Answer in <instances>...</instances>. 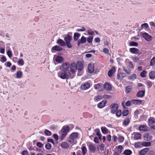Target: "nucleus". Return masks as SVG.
<instances>
[{
	"label": "nucleus",
	"instance_id": "25",
	"mask_svg": "<svg viewBox=\"0 0 155 155\" xmlns=\"http://www.w3.org/2000/svg\"><path fill=\"white\" fill-rule=\"evenodd\" d=\"M89 150L91 153H93L95 151L96 148L95 146L92 144H90L88 146Z\"/></svg>",
	"mask_w": 155,
	"mask_h": 155
},
{
	"label": "nucleus",
	"instance_id": "21",
	"mask_svg": "<svg viewBox=\"0 0 155 155\" xmlns=\"http://www.w3.org/2000/svg\"><path fill=\"white\" fill-rule=\"evenodd\" d=\"M145 93V91H140L137 94L136 96L137 97H142L144 96Z\"/></svg>",
	"mask_w": 155,
	"mask_h": 155
},
{
	"label": "nucleus",
	"instance_id": "6",
	"mask_svg": "<svg viewBox=\"0 0 155 155\" xmlns=\"http://www.w3.org/2000/svg\"><path fill=\"white\" fill-rule=\"evenodd\" d=\"M77 69V67L76 64L74 62L72 63L70 65V69L72 73L73 74L75 73Z\"/></svg>",
	"mask_w": 155,
	"mask_h": 155
},
{
	"label": "nucleus",
	"instance_id": "59",
	"mask_svg": "<svg viewBox=\"0 0 155 155\" xmlns=\"http://www.w3.org/2000/svg\"><path fill=\"white\" fill-rule=\"evenodd\" d=\"M103 97L104 98L110 99L111 97V96L107 94H104L103 95Z\"/></svg>",
	"mask_w": 155,
	"mask_h": 155
},
{
	"label": "nucleus",
	"instance_id": "37",
	"mask_svg": "<svg viewBox=\"0 0 155 155\" xmlns=\"http://www.w3.org/2000/svg\"><path fill=\"white\" fill-rule=\"evenodd\" d=\"M80 34L78 33H75L74 35V39L75 41H76L78 40L79 37H80Z\"/></svg>",
	"mask_w": 155,
	"mask_h": 155
},
{
	"label": "nucleus",
	"instance_id": "27",
	"mask_svg": "<svg viewBox=\"0 0 155 155\" xmlns=\"http://www.w3.org/2000/svg\"><path fill=\"white\" fill-rule=\"evenodd\" d=\"M144 140L146 141H149L151 140L152 136L149 134L145 135L143 136Z\"/></svg>",
	"mask_w": 155,
	"mask_h": 155
},
{
	"label": "nucleus",
	"instance_id": "44",
	"mask_svg": "<svg viewBox=\"0 0 155 155\" xmlns=\"http://www.w3.org/2000/svg\"><path fill=\"white\" fill-rule=\"evenodd\" d=\"M45 133L48 136H50L52 135L51 132L48 130H45Z\"/></svg>",
	"mask_w": 155,
	"mask_h": 155
},
{
	"label": "nucleus",
	"instance_id": "29",
	"mask_svg": "<svg viewBox=\"0 0 155 155\" xmlns=\"http://www.w3.org/2000/svg\"><path fill=\"white\" fill-rule=\"evenodd\" d=\"M149 76L150 79H153L155 78V71H152L149 74Z\"/></svg>",
	"mask_w": 155,
	"mask_h": 155
},
{
	"label": "nucleus",
	"instance_id": "18",
	"mask_svg": "<svg viewBox=\"0 0 155 155\" xmlns=\"http://www.w3.org/2000/svg\"><path fill=\"white\" fill-rule=\"evenodd\" d=\"M149 150L148 148H145L141 150L139 152L140 155H145Z\"/></svg>",
	"mask_w": 155,
	"mask_h": 155
},
{
	"label": "nucleus",
	"instance_id": "13",
	"mask_svg": "<svg viewBox=\"0 0 155 155\" xmlns=\"http://www.w3.org/2000/svg\"><path fill=\"white\" fill-rule=\"evenodd\" d=\"M107 103V100H105L103 101L98 104L97 107L100 108H102L105 106Z\"/></svg>",
	"mask_w": 155,
	"mask_h": 155
},
{
	"label": "nucleus",
	"instance_id": "41",
	"mask_svg": "<svg viewBox=\"0 0 155 155\" xmlns=\"http://www.w3.org/2000/svg\"><path fill=\"white\" fill-rule=\"evenodd\" d=\"M81 150L83 155H85L87 152V149L85 147L83 146L81 147Z\"/></svg>",
	"mask_w": 155,
	"mask_h": 155
},
{
	"label": "nucleus",
	"instance_id": "8",
	"mask_svg": "<svg viewBox=\"0 0 155 155\" xmlns=\"http://www.w3.org/2000/svg\"><path fill=\"white\" fill-rule=\"evenodd\" d=\"M133 138L134 140H138L141 139V134L138 132H134L132 135Z\"/></svg>",
	"mask_w": 155,
	"mask_h": 155
},
{
	"label": "nucleus",
	"instance_id": "54",
	"mask_svg": "<svg viewBox=\"0 0 155 155\" xmlns=\"http://www.w3.org/2000/svg\"><path fill=\"white\" fill-rule=\"evenodd\" d=\"M102 85L101 84H95L94 86V88L95 89H99L101 86Z\"/></svg>",
	"mask_w": 155,
	"mask_h": 155
},
{
	"label": "nucleus",
	"instance_id": "62",
	"mask_svg": "<svg viewBox=\"0 0 155 155\" xmlns=\"http://www.w3.org/2000/svg\"><path fill=\"white\" fill-rule=\"evenodd\" d=\"M141 27L142 28H147L148 27V25L147 23H145L142 24Z\"/></svg>",
	"mask_w": 155,
	"mask_h": 155
},
{
	"label": "nucleus",
	"instance_id": "15",
	"mask_svg": "<svg viewBox=\"0 0 155 155\" xmlns=\"http://www.w3.org/2000/svg\"><path fill=\"white\" fill-rule=\"evenodd\" d=\"M126 76V74L124 73H119L117 76V78L118 79L120 80H122L123 78Z\"/></svg>",
	"mask_w": 155,
	"mask_h": 155
},
{
	"label": "nucleus",
	"instance_id": "24",
	"mask_svg": "<svg viewBox=\"0 0 155 155\" xmlns=\"http://www.w3.org/2000/svg\"><path fill=\"white\" fill-rule=\"evenodd\" d=\"M57 43L61 46H64L66 45L65 42L61 39H58L57 41Z\"/></svg>",
	"mask_w": 155,
	"mask_h": 155
},
{
	"label": "nucleus",
	"instance_id": "49",
	"mask_svg": "<svg viewBox=\"0 0 155 155\" xmlns=\"http://www.w3.org/2000/svg\"><path fill=\"white\" fill-rule=\"evenodd\" d=\"M99 149L102 151H105L104 145L103 143H101Z\"/></svg>",
	"mask_w": 155,
	"mask_h": 155
},
{
	"label": "nucleus",
	"instance_id": "31",
	"mask_svg": "<svg viewBox=\"0 0 155 155\" xmlns=\"http://www.w3.org/2000/svg\"><path fill=\"white\" fill-rule=\"evenodd\" d=\"M131 101L132 103L137 104H139L142 103V101L138 100H133Z\"/></svg>",
	"mask_w": 155,
	"mask_h": 155
},
{
	"label": "nucleus",
	"instance_id": "39",
	"mask_svg": "<svg viewBox=\"0 0 155 155\" xmlns=\"http://www.w3.org/2000/svg\"><path fill=\"white\" fill-rule=\"evenodd\" d=\"M147 73L145 70H143L140 74V75L142 78H145L146 77V74Z\"/></svg>",
	"mask_w": 155,
	"mask_h": 155
},
{
	"label": "nucleus",
	"instance_id": "12",
	"mask_svg": "<svg viewBox=\"0 0 155 155\" xmlns=\"http://www.w3.org/2000/svg\"><path fill=\"white\" fill-rule=\"evenodd\" d=\"M90 87V84L88 82H85L82 84L81 86V88L82 89L85 90L89 88Z\"/></svg>",
	"mask_w": 155,
	"mask_h": 155
},
{
	"label": "nucleus",
	"instance_id": "36",
	"mask_svg": "<svg viewBox=\"0 0 155 155\" xmlns=\"http://www.w3.org/2000/svg\"><path fill=\"white\" fill-rule=\"evenodd\" d=\"M132 153V151L130 150H127L124 151L123 153L125 155H130Z\"/></svg>",
	"mask_w": 155,
	"mask_h": 155
},
{
	"label": "nucleus",
	"instance_id": "20",
	"mask_svg": "<svg viewBox=\"0 0 155 155\" xmlns=\"http://www.w3.org/2000/svg\"><path fill=\"white\" fill-rule=\"evenodd\" d=\"M62 48L60 47L58 45H55L53 46L51 49V51L52 52H53L52 51H59L62 50Z\"/></svg>",
	"mask_w": 155,
	"mask_h": 155
},
{
	"label": "nucleus",
	"instance_id": "42",
	"mask_svg": "<svg viewBox=\"0 0 155 155\" xmlns=\"http://www.w3.org/2000/svg\"><path fill=\"white\" fill-rule=\"evenodd\" d=\"M155 64V57H153L151 60L150 63V66H153Z\"/></svg>",
	"mask_w": 155,
	"mask_h": 155
},
{
	"label": "nucleus",
	"instance_id": "3",
	"mask_svg": "<svg viewBox=\"0 0 155 155\" xmlns=\"http://www.w3.org/2000/svg\"><path fill=\"white\" fill-rule=\"evenodd\" d=\"M58 77L63 79H68L70 78V73L61 71L58 72Z\"/></svg>",
	"mask_w": 155,
	"mask_h": 155
},
{
	"label": "nucleus",
	"instance_id": "9",
	"mask_svg": "<svg viewBox=\"0 0 155 155\" xmlns=\"http://www.w3.org/2000/svg\"><path fill=\"white\" fill-rule=\"evenodd\" d=\"M148 123L149 125L151 128H155V121L154 118H150L148 120Z\"/></svg>",
	"mask_w": 155,
	"mask_h": 155
},
{
	"label": "nucleus",
	"instance_id": "11",
	"mask_svg": "<svg viewBox=\"0 0 155 155\" xmlns=\"http://www.w3.org/2000/svg\"><path fill=\"white\" fill-rule=\"evenodd\" d=\"M130 52L135 54L140 55L142 54L141 52L139 51L138 49L135 48H130Z\"/></svg>",
	"mask_w": 155,
	"mask_h": 155
},
{
	"label": "nucleus",
	"instance_id": "53",
	"mask_svg": "<svg viewBox=\"0 0 155 155\" xmlns=\"http://www.w3.org/2000/svg\"><path fill=\"white\" fill-rule=\"evenodd\" d=\"M45 147L47 149L50 150L51 149V146L50 143H48L45 145Z\"/></svg>",
	"mask_w": 155,
	"mask_h": 155
},
{
	"label": "nucleus",
	"instance_id": "55",
	"mask_svg": "<svg viewBox=\"0 0 155 155\" xmlns=\"http://www.w3.org/2000/svg\"><path fill=\"white\" fill-rule=\"evenodd\" d=\"M133 60L135 62H137L139 60V58L138 57H136L133 58Z\"/></svg>",
	"mask_w": 155,
	"mask_h": 155
},
{
	"label": "nucleus",
	"instance_id": "64",
	"mask_svg": "<svg viewBox=\"0 0 155 155\" xmlns=\"http://www.w3.org/2000/svg\"><path fill=\"white\" fill-rule=\"evenodd\" d=\"M28 153L27 150H24L22 152L21 154L22 155H28Z\"/></svg>",
	"mask_w": 155,
	"mask_h": 155
},
{
	"label": "nucleus",
	"instance_id": "28",
	"mask_svg": "<svg viewBox=\"0 0 155 155\" xmlns=\"http://www.w3.org/2000/svg\"><path fill=\"white\" fill-rule=\"evenodd\" d=\"M77 65L79 66L80 68H78V71H81L83 69V66L82 63L81 61H78L77 63Z\"/></svg>",
	"mask_w": 155,
	"mask_h": 155
},
{
	"label": "nucleus",
	"instance_id": "46",
	"mask_svg": "<svg viewBox=\"0 0 155 155\" xmlns=\"http://www.w3.org/2000/svg\"><path fill=\"white\" fill-rule=\"evenodd\" d=\"M150 142H142L143 146H149L150 145Z\"/></svg>",
	"mask_w": 155,
	"mask_h": 155
},
{
	"label": "nucleus",
	"instance_id": "19",
	"mask_svg": "<svg viewBox=\"0 0 155 155\" xmlns=\"http://www.w3.org/2000/svg\"><path fill=\"white\" fill-rule=\"evenodd\" d=\"M86 41V38L84 36H82L81 39L78 40V45L79 46L81 44H84Z\"/></svg>",
	"mask_w": 155,
	"mask_h": 155
},
{
	"label": "nucleus",
	"instance_id": "1",
	"mask_svg": "<svg viewBox=\"0 0 155 155\" xmlns=\"http://www.w3.org/2000/svg\"><path fill=\"white\" fill-rule=\"evenodd\" d=\"M70 129L68 126H64L63 127L60 131V139L62 140L67 135L68 132L69 131Z\"/></svg>",
	"mask_w": 155,
	"mask_h": 155
},
{
	"label": "nucleus",
	"instance_id": "61",
	"mask_svg": "<svg viewBox=\"0 0 155 155\" xmlns=\"http://www.w3.org/2000/svg\"><path fill=\"white\" fill-rule=\"evenodd\" d=\"M37 145L41 148L43 147V144L40 142H37Z\"/></svg>",
	"mask_w": 155,
	"mask_h": 155
},
{
	"label": "nucleus",
	"instance_id": "17",
	"mask_svg": "<svg viewBox=\"0 0 155 155\" xmlns=\"http://www.w3.org/2000/svg\"><path fill=\"white\" fill-rule=\"evenodd\" d=\"M116 69L114 67H112L111 69L108 72V75L109 77L112 76V75L115 72Z\"/></svg>",
	"mask_w": 155,
	"mask_h": 155
},
{
	"label": "nucleus",
	"instance_id": "32",
	"mask_svg": "<svg viewBox=\"0 0 155 155\" xmlns=\"http://www.w3.org/2000/svg\"><path fill=\"white\" fill-rule=\"evenodd\" d=\"M137 75L135 74H133L129 77V79L130 80L133 81L136 78Z\"/></svg>",
	"mask_w": 155,
	"mask_h": 155
},
{
	"label": "nucleus",
	"instance_id": "26",
	"mask_svg": "<svg viewBox=\"0 0 155 155\" xmlns=\"http://www.w3.org/2000/svg\"><path fill=\"white\" fill-rule=\"evenodd\" d=\"M148 128L146 125H142L140 126L139 129L141 131H146L148 130Z\"/></svg>",
	"mask_w": 155,
	"mask_h": 155
},
{
	"label": "nucleus",
	"instance_id": "14",
	"mask_svg": "<svg viewBox=\"0 0 155 155\" xmlns=\"http://www.w3.org/2000/svg\"><path fill=\"white\" fill-rule=\"evenodd\" d=\"M104 87L105 89L107 91H110L111 90L112 87L108 83H105L104 85Z\"/></svg>",
	"mask_w": 155,
	"mask_h": 155
},
{
	"label": "nucleus",
	"instance_id": "63",
	"mask_svg": "<svg viewBox=\"0 0 155 155\" xmlns=\"http://www.w3.org/2000/svg\"><path fill=\"white\" fill-rule=\"evenodd\" d=\"M95 132L96 133V134L97 135H99L101 134L100 132V131L98 129H96L95 130Z\"/></svg>",
	"mask_w": 155,
	"mask_h": 155
},
{
	"label": "nucleus",
	"instance_id": "23",
	"mask_svg": "<svg viewBox=\"0 0 155 155\" xmlns=\"http://www.w3.org/2000/svg\"><path fill=\"white\" fill-rule=\"evenodd\" d=\"M60 145L61 147L64 149L67 148L69 147V144L66 142H62Z\"/></svg>",
	"mask_w": 155,
	"mask_h": 155
},
{
	"label": "nucleus",
	"instance_id": "16",
	"mask_svg": "<svg viewBox=\"0 0 155 155\" xmlns=\"http://www.w3.org/2000/svg\"><path fill=\"white\" fill-rule=\"evenodd\" d=\"M88 72L90 73L93 72L94 70V66L93 64L90 63L88 64Z\"/></svg>",
	"mask_w": 155,
	"mask_h": 155
},
{
	"label": "nucleus",
	"instance_id": "38",
	"mask_svg": "<svg viewBox=\"0 0 155 155\" xmlns=\"http://www.w3.org/2000/svg\"><path fill=\"white\" fill-rule=\"evenodd\" d=\"M132 89V86H128L126 88V93H129L130 92Z\"/></svg>",
	"mask_w": 155,
	"mask_h": 155
},
{
	"label": "nucleus",
	"instance_id": "48",
	"mask_svg": "<svg viewBox=\"0 0 155 155\" xmlns=\"http://www.w3.org/2000/svg\"><path fill=\"white\" fill-rule=\"evenodd\" d=\"M93 38V36H89L87 38V41L89 43H91L92 42Z\"/></svg>",
	"mask_w": 155,
	"mask_h": 155
},
{
	"label": "nucleus",
	"instance_id": "10",
	"mask_svg": "<svg viewBox=\"0 0 155 155\" xmlns=\"http://www.w3.org/2000/svg\"><path fill=\"white\" fill-rule=\"evenodd\" d=\"M143 37L147 41H150L152 39V37L151 35L147 33H144L142 35Z\"/></svg>",
	"mask_w": 155,
	"mask_h": 155
},
{
	"label": "nucleus",
	"instance_id": "45",
	"mask_svg": "<svg viewBox=\"0 0 155 155\" xmlns=\"http://www.w3.org/2000/svg\"><path fill=\"white\" fill-rule=\"evenodd\" d=\"M87 34L90 35H93L94 34V32L92 29H90L87 31Z\"/></svg>",
	"mask_w": 155,
	"mask_h": 155
},
{
	"label": "nucleus",
	"instance_id": "5",
	"mask_svg": "<svg viewBox=\"0 0 155 155\" xmlns=\"http://www.w3.org/2000/svg\"><path fill=\"white\" fill-rule=\"evenodd\" d=\"M70 66L69 64L68 63H64L62 64L60 68V69L61 71L70 73L69 68Z\"/></svg>",
	"mask_w": 155,
	"mask_h": 155
},
{
	"label": "nucleus",
	"instance_id": "56",
	"mask_svg": "<svg viewBox=\"0 0 155 155\" xmlns=\"http://www.w3.org/2000/svg\"><path fill=\"white\" fill-rule=\"evenodd\" d=\"M7 54L9 58H11L12 56V53L10 50H8L7 51Z\"/></svg>",
	"mask_w": 155,
	"mask_h": 155
},
{
	"label": "nucleus",
	"instance_id": "51",
	"mask_svg": "<svg viewBox=\"0 0 155 155\" xmlns=\"http://www.w3.org/2000/svg\"><path fill=\"white\" fill-rule=\"evenodd\" d=\"M101 98V96H95L94 98V100L95 101H100V99Z\"/></svg>",
	"mask_w": 155,
	"mask_h": 155
},
{
	"label": "nucleus",
	"instance_id": "47",
	"mask_svg": "<svg viewBox=\"0 0 155 155\" xmlns=\"http://www.w3.org/2000/svg\"><path fill=\"white\" fill-rule=\"evenodd\" d=\"M129 111L127 110H124L122 113V115L124 116H126L129 114Z\"/></svg>",
	"mask_w": 155,
	"mask_h": 155
},
{
	"label": "nucleus",
	"instance_id": "30",
	"mask_svg": "<svg viewBox=\"0 0 155 155\" xmlns=\"http://www.w3.org/2000/svg\"><path fill=\"white\" fill-rule=\"evenodd\" d=\"M123 70L126 72L127 74H131V70L128 68H125L123 67Z\"/></svg>",
	"mask_w": 155,
	"mask_h": 155
},
{
	"label": "nucleus",
	"instance_id": "34",
	"mask_svg": "<svg viewBox=\"0 0 155 155\" xmlns=\"http://www.w3.org/2000/svg\"><path fill=\"white\" fill-rule=\"evenodd\" d=\"M22 75V72L21 71H18L17 72L16 78H21Z\"/></svg>",
	"mask_w": 155,
	"mask_h": 155
},
{
	"label": "nucleus",
	"instance_id": "33",
	"mask_svg": "<svg viewBox=\"0 0 155 155\" xmlns=\"http://www.w3.org/2000/svg\"><path fill=\"white\" fill-rule=\"evenodd\" d=\"M134 146L136 148H140L143 146L142 142H139L136 143Z\"/></svg>",
	"mask_w": 155,
	"mask_h": 155
},
{
	"label": "nucleus",
	"instance_id": "35",
	"mask_svg": "<svg viewBox=\"0 0 155 155\" xmlns=\"http://www.w3.org/2000/svg\"><path fill=\"white\" fill-rule=\"evenodd\" d=\"M130 122V120L129 118L125 119L123 122V124L125 126H127Z\"/></svg>",
	"mask_w": 155,
	"mask_h": 155
},
{
	"label": "nucleus",
	"instance_id": "50",
	"mask_svg": "<svg viewBox=\"0 0 155 155\" xmlns=\"http://www.w3.org/2000/svg\"><path fill=\"white\" fill-rule=\"evenodd\" d=\"M129 45L131 46H137L138 44L136 42L131 41Z\"/></svg>",
	"mask_w": 155,
	"mask_h": 155
},
{
	"label": "nucleus",
	"instance_id": "43",
	"mask_svg": "<svg viewBox=\"0 0 155 155\" xmlns=\"http://www.w3.org/2000/svg\"><path fill=\"white\" fill-rule=\"evenodd\" d=\"M18 65L20 66H22L24 64V62L23 61L22 59H21L19 60L18 62Z\"/></svg>",
	"mask_w": 155,
	"mask_h": 155
},
{
	"label": "nucleus",
	"instance_id": "57",
	"mask_svg": "<svg viewBox=\"0 0 155 155\" xmlns=\"http://www.w3.org/2000/svg\"><path fill=\"white\" fill-rule=\"evenodd\" d=\"M6 61V58L3 55L1 59V61L3 63H4Z\"/></svg>",
	"mask_w": 155,
	"mask_h": 155
},
{
	"label": "nucleus",
	"instance_id": "7",
	"mask_svg": "<svg viewBox=\"0 0 155 155\" xmlns=\"http://www.w3.org/2000/svg\"><path fill=\"white\" fill-rule=\"evenodd\" d=\"M118 105L117 104H112L111 105V112L112 114H114L117 111L118 108Z\"/></svg>",
	"mask_w": 155,
	"mask_h": 155
},
{
	"label": "nucleus",
	"instance_id": "22",
	"mask_svg": "<svg viewBox=\"0 0 155 155\" xmlns=\"http://www.w3.org/2000/svg\"><path fill=\"white\" fill-rule=\"evenodd\" d=\"M55 61L58 63H61L63 61V59L61 56H58L55 58Z\"/></svg>",
	"mask_w": 155,
	"mask_h": 155
},
{
	"label": "nucleus",
	"instance_id": "60",
	"mask_svg": "<svg viewBox=\"0 0 155 155\" xmlns=\"http://www.w3.org/2000/svg\"><path fill=\"white\" fill-rule=\"evenodd\" d=\"M103 52L106 54H108L109 53V50L106 48H104L103 51Z\"/></svg>",
	"mask_w": 155,
	"mask_h": 155
},
{
	"label": "nucleus",
	"instance_id": "52",
	"mask_svg": "<svg viewBox=\"0 0 155 155\" xmlns=\"http://www.w3.org/2000/svg\"><path fill=\"white\" fill-rule=\"evenodd\" d=\"M122 114L121 111L120 110H118L116 111V115L118 117H120Z\"/></svg>",
	"mask_w": 155,
	"mask_h": 155
},
{
	"label": "nucleus",
	"instance_id": "58",
	"mask_svg": "<svg viewBox=\"0 0 155 155\" xmlns=\"http://www.w3.org/2000/svg\"><path fill=\"white\" fill-rule=\"evenodd\" d=\"M146 83L148 86L150 87H151L152 86L153 84L152 82L150 81H147Z\"/></svg>",
	"mask_w": 155,
	"mask_h": 155
},
{
	"label": "nucleus",
	"instance_id": "40",
	"mask_svg": "<svg viewBox=\"0 0 155 155\" xmlns=\"http://www.w3.org/2000/svg\"><path fill=\"white\" fill-rule=\"evenodd\" d=\"M101 130L102 132L104 134H107L108 132V130L106 127H101Z\"/></svg>",
	"mask_w": 155,
	"mask_h": 155
},
{
	"label": "nucleus",
	"instance_id": "2",
	"mask_svg": "<svg viewBox=\"0 0 155 155\" xmlns=\"http://www.w3.org/2000/svg\"><path fill=\"white\" fill-rule=\"evenodd\" d=\"M79 134L77 132L72 133L68 139V141L71 143H76L77 139L78 138Z\"/></svg>",
	"mask_w": 155,
	"mask_h": 155
},
{
	"label": "nucleus",
	"instance_id": "4",
	"mask_svg": "<svg viewBox=\"0 0 155 155\" xmlns=\"http://www.w3.org/2000/svg\"><path fill=\"white\" fill-rule=\"evenodd\" d=\"M72 39L71 36L69 34L67 35L64 38V40L66 45L68 48H71L72 47V44L71 43Z\"/></svg>",
	"mask_w": 155,
	"mask_h": 155
}]
</instances>
